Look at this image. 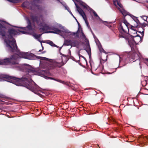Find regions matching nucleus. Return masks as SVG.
I'll return each instance as SVG.
<instances>
[{
	"instance_id": "nucleus-1",
	"label": "nucleus",
	"mask_w": 148,
	"mask_h": 148,
	"mask_svg": "<svg viewBox=\"0 0 148 148\" xmlns=\"http://www.w3.org/2000/svg\"><path fill=\"white\" fill-rule=\"evenodd\" d=\"M15 67L18 70L26 72L25 76L23 77L21 79L16 78L15 77H11L6 75H1V81H5L12 83L18 86H24L32 92L36 93V92L39 90V87L34 82L31 81L30 76L32 75H36L44 77L46 79H51L65 84V82L60 79H56L50 77L46 75L50 74L48 71L45 70H42L39 68L34 69L28 64L21 65L18 64H15Z\"/></svg>"
},
{
	"instance_id": "nucleus-2",
	"label": "nucleus",
	"mask_w": 148,
	"mask_h": 148,
	"mask_svg": "<svg viewBox=\"0 0 148 148\" xmlns=\"http://www.w3.org/2000/svg\"><path fill=\"white\" fill-rule=\"evenodd\" d=\"M14 36V35H13L12 36V38L14 40L15 44L14 45V47H16V49H14V48L12 47V48L14 49V51H12L10 50L8 47H6L10 51L16 52V53L11 56L10 58H7L3 60H0V64H6L8 63H10L11 64L14 65L15 64H16L18 63V61L20 58L29 60H33V54L29 52L25 53L19 51V50L17 48L16 41L15 39L12 37V36ZM4 42L5 44V45L7 47L6 43L5 42Z\"/></svg>"
},
{
	"instance_id": "nucleus-3",
	"label": "nucleus",
	"mask_w": 148,
	"mask_h": 148,
	"mask_svg": "<svg viewBox=\"0 0 148 148\" xmlns=\"http://www.w3.org/2000/svg\"><path fill=\"white\" fill-rule=\"evenodd\" d=\"M40 59V66L51 69L56 67H60L63 65L62 60L60 62L49 59L46 57H39Z\"/></svg>"
},
{
	"instance_id": "nucleus-4",
	"label": "nucleus",
	"mask_w": 148,
	"mask_h": 148,
	"mask_svg": "<svg viewBox=\"0 0 148 148\" xmlns=\"http://www.w3.org/2000/svg\"><path fill=\"white\" fill-rule=\"evenodd\" d=\"M137 37H134V39L132 38V39L130 40H129V38H128L129 44L131 48V50L132 51V52L133 53V54L132 55L130 56L131 53L129 52V54H128L129 57L132 59H136V60L140 58L141 57V55L137 49L134 50V48L136 46V44L138 43V41H140L142 40H139Z\"/></svg>"
},
{
	"instance_id": "nucleus-5",
	"label": "nucleus",
	"mask_w": 148,
	"mask_h": 148,
	"mask_svg": "<svg viewBox=\"0 0 148 148\" xmlns=\"http://www.w3.org/2000/svg\"><path fill=\"white\" fill-rule=\"evenodd\" d=\"M134 27L133 26L131 27V31L130 36L129 34H127L126 36H125L123 35H120L119 36V38H125L126 39L128 40V38H129V40L132 39V38L136 37L138 38L139 40H142V38L144 35V29L141 28L142 29V31H136V30H134L133 28Z\"/></svg>"
},
{
	"instance_id": "nucleus-6",
	"label": "nucleus",
	"mask_w": 148,
	"mask_h": 148,
	"mask_svg": "<svg viewBox=\"0 0 148 148\" xmlns=\"http://www.w3.org/2000/svg\"><path fill=\"white\" fill-rule=\"evenodd\" d=\"M80 4L82 5L84 8H86V9L88 10H90L91 12H92L94 15V16L96 17V19L98 21H101L102 23H103L105 25H106V24L105 23V22L107 23H108L109 22H107L106 21H103L102 20V19L100 18V17L99 16L96 12L93 10L92 9L90 8L86 4L84 3L82 1H80Z\"/></svg>"
},
{
	"instance_id": "nucleus-7",
	"label": "nucleus",
	"mask_w": 148,
	"mask_h": 148,
	"mask_svg": "<svg viewBox=\"0 0 148 148\" xmlns=\"http://www.w3.org/2000/svg\"><path fill=\"white\" fill-rule=\"evenodd\" d=\"M75 4L76 5V6L77 8V9L78 12L79 14L82 16L83 19L84 20L85 23L87 27L89 28V25L88 24V22L87 20L86 17V15L84 12V11L82 10V9L79 6H77V4L75 3Z\"/></svg>"
},
{
	"instance_id": "nucleus-8",
	"label": "nucleus",
	"mask_w": 148,
	"mask_h": 148,
	"mask_svg": "<svg viewBox=\"0 0 148 148\" xmlns=\"http://www.w3.org/2000/svg\"><path fill=\"white\" fill-rule=\"evenodd\" d=\"M119 29L120 33L122 34L127 33L129 31L128 27L125 25H121Z\"/></svg>"
},
{
	"instance_id": "nucleus-9",
	"label": "nucleus",
	"mask_w": 148,
	"mask_h": 148,
	"mask_svg": "<svg viewBox=\"0 0 148 148\" xmlns=\"http://www.w3.org/2000/svg\"><path fill=\"white\" fill-rule=\"evenodd\" d=\"M95 42L101 52H103L106 54H107L108 53L106 52L102 48L101 45L98 39H95Z\"/></svg>"
},
{
	"instance_id": "nucleus-10",
	"label": "nucleus",
	"mask_w": 148,
	"mask_h": 148,
	"mask_svg": "<svg viewBox=\"0 0 148 148\" xmlns=\"http://www.w3.org/2000/svg\"><path fill=\"white\" fill-rule=\"evenodd\" d=\"M113 3L114 4L115 6L117 7H118V6H119L120 7V8H118L119 9V8L123 9L122 5L118 1V0H114Z\"/></svg>"
},
{
	"instance_id": "nucleus-11",
	"label": "nucleus",
	"mask_w": 148,
	"mask_h": 148,
	"mask_svg": "<svg viewBox=\"0 0 148 148\" xmlns=\"http://www.w3.org/2000/svg\"><path fill=\"white\" fill-rule=\"evenodd\" d=\"M119 10L124 16H125L128 14V13L124 9L119 8Z\"/></svg>"
},
{
	"instance_id": "nucleus-12",
	"label": "nucleus",
	"mask_w": 148,
	"mask_h": 148,
	"mask_svg": "<svg viewBox=\"0 0 148 148\" xmlns=\"http://www.w3.org/2000/svg\"><path fill=\"white\" fill-rule=\"evenodd\" d=\"M71 40H65L64 41V43L63 45H65L66 46L71 45Z\"/></svg>"
},
{
	"instance_id": "nucleus-13",
	"label": "nucleus",
	"mask_w": 148,
	"mask_h": 148,
	"mask_svg": "<svg viewBox=\"0 0 148 148\" xmlns=\"http://www.w3.org/2000/svg\"><path fill=\"white\" fill-rule=\"evenodd\" d=\"M130 16L134 21L136 23L137 25H138L139 23V21L137 19V18L132 15H131Z\"/></svg>"
},
{
	"instance_id": "nucleus-14",
	"label": "nucleus",
	"mask_w": 148,
	"mask_h": 148,
	"mask_svg": "<svg viewBox=\"0 0 148 148\" xmlns=\"http://www.w3.org/2000/svg\"><path fill=\"white\" fill-rule=\"evenodd\" d=\"M47 43L48 44H49V45H50L52 46L58 48L59 47L58 46L54 44L53 43L52 41L48 40V42H47Z\"/></svg>"
},
{
	"instance_id": "nucleus-15",
	"label": "nucleus",
	"mask_w": 148,
	"mask_h": 148,
	"mask_svg": "<svg viewBox=\"0 0 148 148\" xmlns=\"http://www.w3.org/2000/svg\"><path fill=\"white\" fill-rule=\"evenodd\" d=\"M71 46L73 47H75L77 45V42L76 41L71 40Z\"/></svg>"
},
{
	"instance_id": "nucleus-16",
	"label": "nucleus",
	"mask_w": 148,
	"mask_h": 148,
	"mask_svg": "<svg viewBox=\"0 0 148 148\" xmlns=\"http://www.w3.org/2000/svg\"><path fill=\"white\" fill-rule=\"evenodd\" d=\"M121 25H125L126 26L128 27L129 23L127 22V21L125 20H124L123 21V23L121 24Z\"/></svg>"
},
{
	"instance_id": "nucleus-17",
	"label": "nucleus",
	"mask_w": 148,
	"mask_h": 148,
	"mask_svg": "<svg viewBox=\"0 0 148 148\" xmlns=\"http://www.w3.org/2000/svg\"><path fill=\"white\" fill-rule=\"evenodd\" d=\"M64 6L65 7L66 9L67 10L68 12L69 10H70L69 8L67 7V6L66 4L64 5Z\"/></svg>"
},
{
	"instance_id": "nucleus-18",
	"label": "nucleus",
	"mask_w": 148,
	"mask_h": 148,
	"mask_svg": "<svg viewBox=\"0 0 148 148\" xmlns=\"http://www.w3.org/2000/svg\"><path fill=\"white\" fill-rule=\"evenodd\" d=\"M148 17L146 16H142L143 19L145 21H146Z\"/></svg>"
},
{
	"instance_id": "nucleus-19",
	"label": "nucleus",
	"mask_w": 148,
	"mask_h": 148,
	"mask_svg": "<svg viewBox=\"0 0 148 148\" xmlns=\"http://www.w3.org/2000/svg\"><path fill=\"white\" fill-rule=\"evenodd\" d=\"M109 22V23H107L105 22V23L106 24V25L107 26H108V27L110 28L112 27V26L111 25H107V24H109L111 23V22Z\"/></svg>"
},
{
	"instance_id": "nucleus-20",
	"label": "nucleus",
	"mask_w": 148,
	"mask_h": 148,
	"mask_svg": "<svg viewBox=\"0 0 148 148\" xmlns=\"http://www.w3.org/2000/svg\"><path fill=\"white\" fill-rule=\"evenodd\" d=\"M34 36L37 39H38L39 38H40L38 35H34Z\"/></svg>"
},
{
	"instance_id": "nucleus-21",
	"label": "nucleus",
	"mask_w": 148,
	"mask_h": 148,
	"mask_svg": "<svg viewBox=\"0 0 148 148\" xmlns=\"http://www.w3.org/2000/svg\"><path fill=\"white\" fill-rule=\"evenodd\" d=\"M26 2H24V3L22 4V6H23L25 7H26V5H25V4H26Z\"/></svg>"
},
{
	"instance_id": "nucleus-22",
	"label": "nucleus",
	"mask_w": 148,
	"mask_h": 148,
	"mask_svg": "<svg viewBox=\"0 0 148 148\" xmlns=\"http://www.w3.org/2000/svg\"><path fill=\"white\" fill-rule=\"evenodd\" d=\"M38 40L41 43V46L42 47V49H43V46H42V42H44L43 41H40V40H39L38 39Z\"/></svg>"
},
{
	"instance_id": "nucleus-23",
	"label": "nucleus",
	"mask_w": 148,
	"mask_h": 148,
	"mask_svg": "<svg viewBox=\"0 0 148 148\" xmlns=\"http://www.w3.org/2000/svg\"><path fill=\"white\" fill-rule=\"evenodd\" d=\"M145 63H148V59H145Z\"/></svg>"
},
{
	"instance_id": "nucleus-24",
	"label": "nucleus",
	"mask_w": 148,
	"mask_h": 148,
	"mask_svg": "<svg viewBox=\"0 0 148 148\" xmlns=\"http://www.w3.org/2000/svg\"><path fill=\"white\" fill-rule=\"evenodd\" d=\"M69 12L72 16H73V14L70 10H69Z\"/></svg>"
},
{
	"instance_id": "nucleus-25",
	"label": "nucleus",
	"mask_w": 148,
	"mask_h": 148,
	"mask_svg": "<svg viewBox=\"0 0 148 148\" xmlns=\"http://www.w3.org/2000/svg\"><path fill=\"white\" fill-rule=\"evenodd\" d=\"M73 16V17H74V18H75L76 20H76V19L75 18V17H74V16H73H73ZM76 21H77V22L78 24H79V23H78V22L77 21V20H76Z\"/></svg>"
},
{
	"instance_id": "nucleus-26",
	"label": "nucleus",
	"mask_w": 148,
	"mask_h": 148,
	"mask_svg": "<svg viewBox=\"0 0 148 148\" xmlns=\"http://www.w3.org/2000/svg\"><path fill=\"white\" fill-rule=\"evenodd\" d=\"M42 35V34H39L38 35V36L39 37V38H40V36H41Z\"/></svg>"
},
{
	"instance_id": "nucleus-27",
	"label": "nucleus",
	"mask_w": 148,
	"mask_h": 148,
	"mask_svg": "<svg viewBox=\"0 0 148 148\" xmlns=\"http://www.w3.org/2000/svg\"><path fill=\"white\" fill-rule=\"evenodd\" d=\"M119 58H120V60H119V62H120L121 61V58H120V57H119Z\"/></svg>"
},
{
	"instance_id": "nucleus-28",
	"label": "nucleus",
	"mask_w": 148,
	"mask_h": 148,
	"mask_svg": "<svg viewBox=\"0 0 148 148\" xmlns=\"http://www.w3.org/2000/svg\"><path fill=\"white\" fill-rule=\"evenodd\" d=\"M146 21L147 23H148V17L147 18V20H146Z\"/></svg>"
},
{
	"instance_id": "nucleus-29",
	"label": "nucleus",
	"mask_w": 148,
	"mask_h": 148,
	"mask_svg": "<svg viewBox=\"0 0 148 148\" xmlns=\"http://www.w3.org/2000/svg\"><path fill=\"white\" fill-rule=\"evenodd\" d=\"M62 47H60V49H61L62 48Z\"/></svg>"
},
{
	"instance_id": "nucleus-30",
	"label": "nucleus",
	"mask_w": 148,
	"mask_h": 148,
	"mask_svg": "<svg viewBox=\"0 0 148 148\" xmlns=\"http://www.w3.org/2000/svg\"><path fill=\"white\" fill-rule=\"evenodd\" d=\"M40 51V50H39V51Z\"/></svg>"
},
{
	"instance_id": "nucleus-31",
	"label": "nucleus",
	"mask_w": 148,
	"mask_h": 148,
	"mask_svg": "<svg viewBox=\"0 0 148 148\" xmlns=\"http://www.w3.org/2000/svg\"><path fill=\"white\" fill-rule=\"evenodd\" d=\"M14 27H16V26H14Z\"/></svg>"
},
{
	"instance_id": "nucleus-32",
	"label": "nucleus",
	"mask_w": 148,
	"mask_h": 148,
	"mask_svg": "<svg viewBox=\"0 0 148 148\" xmlns=\"http://www.w3.org/2000/svg\"><path fill=\"white\" fill-rule=\"evenodd\" d=\"M58 1H59V0H58Z\"/></svg>"
}]
</instances>
